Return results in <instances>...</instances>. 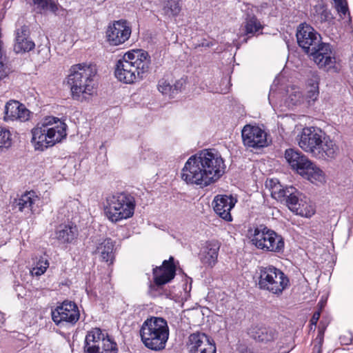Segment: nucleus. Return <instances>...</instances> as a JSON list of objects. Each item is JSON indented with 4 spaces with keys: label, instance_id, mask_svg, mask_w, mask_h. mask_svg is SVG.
Returning a JSON list of instances; mask_svg holds the SVG:
<instances>
[{
    "label": "nucleus",
    "instance_id": "1",
    "mask_svg": "<svg viewBox=\"0 0 353 353\" xmlns=\"http://www.w3.org/2000/svg\"><path fill=\"white\" fill-rule=\"evenodd\" d=\"M226 166L221 156L214 150H203L192 155L181 170V178L188 185L208 187L219 180Z\"/></svg>",
    "mask_w": 353,
    "mask_h": 353
},
{
    "label": "nucleus",
    "instance_id": "2",
    "mask_svg": "<svg viewBox=\"0 0 353 353\" xmlns=\"http://www.w3.org/2000/svg\"><path fill=\"white\" fill-rule=\"evenodd\" d=\"M150 63L148 53L141 49L125 52L115 65L114 75L118 81L132 84L143 79Z\"/></svg>",
    "mask_w": 353,
    "mask_h": 353
},
{
    "label": "nucleus",
    "instance_id": "3",
    "mask_svg": "<svg viewBox=\"0 0 353 353\" xmlns=\"http://www.w3.org/2000/svg\"><path fill=\"white\" fill-rule=\"evenodd\" d=\"M31 134L34 149L43 151L66 138L67 125L58 117H46L32 129Z\"/></svg>",
    "mask_w": 353,
    "mask_h": 353
},
{
    "label": "nucleus",
    "instance_id": "4",
    "mask_svg": "<svg viewBox=\"0 0 353 353\" xmlns=\"http://www.w3.org/2000/svg\"><path fill=\"white\" fill-rule=\"evenodd\" d=\"M97 74L94 65L85 63L71 66L67 77L73 99L83 102L90 99L96 92L94 78Z\"/></svg>",
    "mask_w": 353,
    "mask_h": 353
},
{
    "label": "nucleus",
    "instance_id": "5",
    "mask_svg": "<svg viewBox=\"0 0 353 353\" xmlns=\"http://www.w3.org/2000/svg\"><path fill=\"white\" fill-rule=\"evenodd\" d=\"M168 322L162 317L151 316L145 319L139 330L143 344L148 349L160 351L165 349L169 339Z\"/></svg>",
    "mask_w": 353,
    "mask_h": 353
},
{
    "label": "nucleus",
    "instance_id": "6",
    "mask_svg": "<svg viewBox=\"0 0 353 353\" xmlns=\"http://www.w3.org/2000/svg\"><path fill=\"white\" fill-rule=\"evenodd\" d=\"M134 208V197L125 192H117L108 195L104 203L105 214L112 223L132 217Z\"/></svg>",
    "mask_w": 353,
    "mask_h": 353
},
{
    "label": "nucleus",
    "instance_id": "7",
    "mask_svg": "<svg viewBox=\"0 0 353 353\" xmlns=\"http://www.w3.org/2000/svg\"><path fill=\"white\" fill-rule=\"evenodd\" d=\"M259 274V288L276 296H281L290 285L288 276L273 265L261 267Z\"/></svg>",
    "mask_w": 353,
    "mask_h": 353
},
{
    "label": "nucleus",
    "instance_id": "8",
    "mask_svg": "<svg viewBox=\"0 0 353 353\" xmlns=\"http://www.w3.org/2000/svg\"><path fill=\"white\" fill-rule=\"evenodd\" d=\"M250 239L257 249L267 252L282 253L285 248L283 236L266 226L256 228Z\"/></svg>",
    "mask_w": 353,
    "mask_h": 353
},
{
    "label": "nucleus",
    "instance_id": "9",
    "mask_svg": "<svg viewBox=\"0 0 353 353\" xmlns=\"http://www.w3.org/2000/svg\"><path fill=\"white\" fill-rule=\"evenodd\" d=\"M319 82L318 75L312 73L311 78L308 79L306 83V94H303L301 89L297 86L292 85L288 87L286 90V105L291 108L302 105H311L319 97Z\"/></svg>",
    "mask_w": 353,
    "mask_h": 353
},
{
    "label": "nucleus",
    "instance_id": "10",
    "mask_svg": "<svg viewBox=\"0 0 353 353\" xmlns=\"http://www.w3.org/2000/svg\"><path fill=\"white\" fill-rule=\"evenodd\" d=\"M85 353H118L117 343L99 327L91 329L85 339Z\"/></svg>",
    "mask_w": 353,
    "mask_h": 353
},
{
    "label": "nucleus",
    "instance_id": "11",
    "mask_svg": "<svg viewBox=\"0 0 353 353\" xmlns=\"http://www.w3.org/2000/svg\"><path fill=\"white\" fill-rule=\"evenodd\" d=\"M52 319L57 325H74L79 319L80 313L75 303L64 301L52 310Z\"/></svg>",
    "mask_w": 353,
    "mask_h": 353
},
{
    "label": "nucleus",
    "instance_id": "12",
    "mask_svg": "<svg viewBox=\"0 0 353 353\" xmlns=\"http://www.w3.org/2000/svg\"><path fill=\"white\" fill-rule=\"evenodd\" d=\"M323 135L324 133L319 128L306 127L297 135L296 141L303 151L314 157Z\"/></svg>",
    "mask_w": 353,
    "mask_h": 353
},
{
    "label": "nucleus",
    "instance_id": "13",
    "mask_svg": "<svg viewBox=\"0 0 353 353\" xmlns=\"http://www.w3.org/2000/svg\"><path fill=\"white\" fill-rule=\"evenodd\" d=\"M154 283L149 285L150 292L169 283L172 280L176 274V268L174 265V259L170 256L168 260L163 261L162 265L153 268Z\"/></svg>",
    "mask_w": 353,
    "mask_h": 353
},
{
    "label": "nucleus",
    "instance_id": "14",
    "mask_svg": "<svg viewBox=\"0 0 353 353\" xmlns=\"http://www.w3.org/2000/svg\"><path fill=\"white\" fill-rule=\"evenodd\" d=\"M132 34L130 23L123 19L115 21L106 31L107 40L110 45L119 46L129 39Z\"/></svg>",
    "mask_w": 353,
    "mask_h": 353
},
{
    "label": "nucleus",
    "instance_id": "15",
    "mask_svg": "<svg viewBox=\"0 0 353 353\" xmlns=\"http://www.w3.org/2000/svg\"><path fill=\"white\" fill-rule=\"evenodd\" d=\"M296 39L299 46L308 54L314 50L321 42V35L310 25L301 23L296 31Z\"/></svg>",
    "mask_w": 353,
    "mask_h": 353
},
{
    "label": "nucleus",
    "instance_id": "16",
    "mask_svg": "<svg viewBox=\"0 0 353 353\" xmlns=\"http://www.w3.org/2000/svg\"><path fill=\"white\" fill-rule=\"evenodd\" d=\"M308 54L321 68L330 70L335 67L336 58L328 43L320 42Z\"/></svg>",
    "mask_w": 353,
    "mask_h": 353
},
{
    "label": "nucleus",
    "instance_id": "17",
    "mask_svg": "<svg viewBox=\"0 0 353 353\" xmlns=\"http://www.w3.org/2000/svg\"><path fill=\"white\" fill-rule=\"evenodd\" d=\"M241 135L243 144L246 147L259 148L267 145V134L258 126L245 125Z\"/></svg>",
    "mask_w": 353,
    "mask_h": 353
},
{
    "label": "nucleus",
    "instance_id": "18",
    "mask_svg": "<svg viewBox=\"0 0 353 353\" xmlns=\"http://www.w3.org/2000/svg\"><path fill=\"white\" fill-rule=\"evenodd\" d=\"M41 200L34 191H28L14 199L13 206L25 214H34L40 212Z\"/></svg>",
    "mask_w": 353,
    "mask_h": 353
},
{
    "label": "nucleus",
    "instance_id": "19",
    "mask_svg": "<svg viewBox=\"0 0 353 353\" xmlns=\"http://www.w3.org/2000/svg\"><path fill=\"white\" fill-rule=\"evenodd\" d=\"M30 111L26 106L16 100H10L4 107L3 120L5 121H26L30 118Z\"/></svg>",
    "mask_w": 353,
    "mask_h": 353
},
{
    "label": "nucleus",
    "instance_id": "20",
    "mask_svg": "<svg viewBox=\"0 0 353 353\" xmlns=\"http://www.w3.org/2000/svg\"><path fill=\"white\" fill-rule=\"evenodd\" d=\"M321 142L313 157L321 160L330 161L338 156L339 148L334 140L324 134Z\"/></svg>",
    "mask_w": 353,
    "mask_h": 353
},
{
    "label": "nucleus",
    "instance_id": "21",
    "mask_svg": "<svg viewBox=\"0 0 353 353\" xmlns=\"http://www.w3.org/2000/svg\"><path fill=\"white\" fill-rule=\"evenodd\" d=\"M236 200L232 196L217 195L214 197L212 205L214 212L223 219L227 221H232L230 214Z\"/></svg>",
    "mask_w": 353,
    "mask_h": 353
},
{
    "label": "nucleus",
    "instance_id": "22",
    "mask_svg": "<svg viewBox=\"0 0 353 353\" xmlns=\"http://www.w3.org/2000/svg\"><path fill=\"white\" fill-rule=\"evenodd\" d=\"M219 249L220 243L218 241H207L200 251L201 262L208 268H213L217 262Z\"/></svg>",
    "mask_w": 353,
    "mask_h": 353
},
{
    "label": "nucleus",
    "instance_id": "23",
    "mask_svg": "<svg viewBox=\"0 0 353 353\" xmlns=\"http://www.w3.org/2000/svg\"><path fill=\"white\" fill-rule=\"evenodd\" d=\"M214 345L212 341L204 333L196 332L190 335L187 347L189 353H199L203 351L210 352L211 346Z\"/></svg>",
    "mask_w": 353,
    "mask_h": 353
},
{
    "label": "nucleus",
    "instance_id": "24",
    "mask_svg": "<svg viewBox=\"0 0 353 353\" xmlns=\"http://www.w3.org/2000/svg\"><path fill=\"white\" fill-rule=\"evenodd\" d=\"M285 158L292 168L296 170L299 174L310 165V160L305 155L292 148L285 150Z\"/></svg>",
    "mask_w": 353,
    "mask_h": 353
},
{
    "label": "nucleus",
    "instance_id": "25",
    "mask_svg": "<svg viewBox=\"0 0 353 353\" xmlns=\"http://www.w3.org/2000/svg\"><path fill=\"white\" fill-rule=\"evenodd\" d=\"M14 50L16 53L29 52L34 48V43L30 39L29 30L26 26L17 29Z\"/></svg>",
    "mask_w": 353,
    "mask_h": 353
},
{
    "label": "nucleus",
    "instance_id": "26",
    "mask_svg": "<svg viewBox=\"0 0 353 353\" xmlns=\"http://www.w3.org/2000/svg\"><path fill=\"white\" fill-rule=\"evenodd\" d=\"M248 334L254 340L265 343L278 338V332L274 329L259 325H252L248 330Z\"/></svg>",
    "mask_w": 353,
    "mask_h": 353
},
{
    "label": "nucleus",
    "instance_id": "27",
    "mask_svg": "<svg viewBox=\"0 0 353 353\" xmlns=\"http://www.w3.org/2000/svg\"><path fill=\"white\" fill-rule=\"evenodd\" d=\"M77 236V228L72 223L61 224L56 230V238L61 243H73Z\"/></svg>",
    "mask_w": 353,
    "mask_h": 353
},
{
    "label": "nucleus",
    "instance_id": "28",
    "mask_svg": "<svg viewBox=\"0 0 353 353\" xmlns=\"http://www.w3.org/2000/svg\"><path fill=\"white\" fill-rule=\"evenodd\" d=\"M312 20L316 24L330 23L333 16L331 12L327 9V6L322 1L318 2L311 10Z\"/></svg>",
    "mask_w": 353,
    "mask_h": 353
},
{
    "label": "nucleus",
    "instance_id": "29",
    "mask_svg": "<svg viewBox=\"0 0 353 353\" xmlns=\"http://www.w3.org/2000/svg\"><path fill=\"white\" fill-rule=\"evenodd\" d=\"M310 165L306 166L303 172L300 174L313 183H323L325 181V174L316 165L310 161Z\"/></svg>",
    "mask_w": 353,
    "mask_h": 353
},
{
    "label": "nucleus",
    "instance_id": "30",
    "mask_svg": "<svg viewBox=\"0 0 353 353\" xmlns=\"http://www.w3.org/2000/svg\"><path fill=\"white\" fill-rule=\"evenodd\" d=\"M114 242L110 239H106L97 248L103 261L112 263L114 260Z\"/></svg>",
    "mask_w": 353,
    "mask_h": 353
},
{
    "label": "nucleus",
    "instance_id": "31",
    "mask_svg": "<svg viewBox=\"0 0 353 353\" xmlns=\"http://www.w3.org/2000/svg\"><path fill=\"white\" fill-rule=\"evenodd\" d=\"M263 26L254 16H248L245 21V34L249 37L262 33Z\"/></svg>",
    "mask_w": 353,
    "mask_h": 353
},
{
    "label": "nucleus",
    "instance_id": "32",
    "mask_svg": "<svg viewBox=\"0 0 353 353\" xmlns=\"http://www.w3.org/2000/svg\"><path fill=\"white\" fill-rule=\"evenodd\" d=\"M294 212L303 217L310 218L315 214L316 208L314 203L307 197L303 196Z\"/></svg>",
    "mask_w": 353,
    "mask_h": 353
},
{
    "label": "nucleus",
    "instance_id": "33",
    "mask_svg": "<svg viewBox=\"0 0 353 353\" xmlns=\"http://www.w3.org/2000/svg\"><path fill=\"white\" fill-rule=\"evenodd\" d=\"M290 192L284 200L288 208L294 212L295 210H297L296 207L303 196L294 187L290 189Z\"/></svg>",
    "mask_w": 353,
    "mask_h": 353
},
{
    "label": "nucleus",
    "instance_id": "34",
    "mask_svg": "<svg viewBox=\"0 0 353 353\" xmlns=\"http://www.w3.org/2000/svg\"><path fill=\"white\" fill-rule=\"evenodd\" d=\"M181 12V6L177 0H168L165 3L163 12L168 17L177 16Z\"/></svg>",
    "mask_w": 353,
    "mask_h": 353
},
{
    "label": "nucleus",
    "instance_id": "35",
    "mask_svg": "<svg viewBox=\"0 0 353 353\" xmlns=\"http://www.w3.org/2000/svg\"><path fill=\"white\" fill-rule=\"evenodd\" d=\"M12 141L10 131L6 128L0 126V153L12 145Z\"/></svg>",
    "mask_w": 353,
    "mask_h": 353
},
{
    "label": "nucleus",
    "instance_id": "36",
    "mask_svg": "<svg viewBox=\"0 0 353 353\" xmlns=\"http://www.w3.org/2000/svg\"><path fill=\"white\" fill-rule=\"evenodd\" d=\"M334 7L342 19H349L350 12L346 0H332Z\"/></svg>",
    "mask_w": 353,
    "mask_h": 353
},
{
    "label": "nucleus",
    "instance_id": "37",
    "mask_svg": "<svg viewBox=\"0 0 353 353\" xmlns=\"http://www.w3.org/2000/svg\"><path fill=\"white\" fill-rule=\"evenodd\" d=\"M292 188V186H290L283 188L279 183L274 185V187L272 188V195L274 199L282 201L286 198L288 194L290 193V189Z\"/></svg>",
    "mask_w": 353,
    "mask_h": 353
},
{
    "label": "nucleus",
    "instance_id": "38",
    "mask_svg": "<svg viewBox=\"0 0 353 353\" xmlns=\"http://www.w3.org/2000/svg\"><path fill=\"white\" fill-rule=\"evenodd\" d=\"M173 86L169 81L163 78L158 83V90L163 95L173 97Z\"/></svg>",
    "mask_w": 353,
    "mask_h": 353
},
{
    "label": "nucleus",
    "instance_id": "39",
    "mask_svg": "<svg viewBox=\"0 0 353 353\" xmlns=\"http://www.w3.org/2000/svg\"><path fill=\"white\" fill-rule=\"evenodd\" d=\"M48 266H49V263H48V260L46 259H41L37 263L35 267H34L30 270V272L32 276H41V274H44V272L46 271Z\"/></svg>",
    "mask_w": 353,
    "mask_h": 353
},
{
    "label": "nucleus",
    "instance_id": "40",
    "mask_svg": "<svg viewBox=\"0 0 353 353\" xmlns=\"http://www.w3.org/2000/svg\"><path fill=\"white\" fill-rule=\"evenodd\" d=\"M323 335L324 331L323 330H319V334L314 341L315 344L314 345V352H321V347L323 343Z\"/></svg>",
    "mask_w": 353,
    "mask_h": 353
},
{
    "label": "nucleus",
    "instance_id": "41",
    "mask_svg": "<svg viewBox=\"0 0 353 353\" xmlns=\"http://www.w3.org/2000/svg\"><path fill=\"white\" fill-rule=\"evenodd\" d=\"M184 84H185V80L183 78H181L180 79L176 81L174 84L172 85L173 96L183 88Z\"/></svg>",
    "mask_w": 353,
    "mask_h": 353
},
{
    "label": "nucleus",
    "instance_id": "42",
    "mask_svg": "<svg viewBox=\"0 0 353 353\" xmlns=\"http://www.w3.org/2000/svg\"><path fill=\"white\" fill-rule=\"evenodd\" d=\"M321 316V311L319 310L314 313L312 319H310L311 325H316Z\"/></svg>",
    "mask_w": 353,
    "mask_h": 353
},
{
    "label": "nucleus",
    "instance_id": "43",
    "mask_svg": "<svg viewBox=\"0 0 353 353\" xmlns=\"http://www.w3.org/2000/svg\"><path fill=\"white\" fill-rule=\"evenodd\" d=\"M275 97H276V93H275L273 88L272 87L270 89L269 97H268L269 101L272 104V105H273V101Z\"/></svg>",
    "mask_w": 353,
    "mask_h": 353
},
{
    "label": "nucleus",
    "instance_id": "44",
    "mask_svg": "<svg viewBox=\"0 0 353 353\" xmlns=\"http://www.w3.org/2000/svg\"><path fill=\"white\" fill-rule=\"evenodd\" d=\"M211 350L210 352H208V351H203V352H201L199 353H216V346H215V344L213 345L212 346H211Z\"/></svg>",
    "mask_w": 353,
    "mask_h": 353
},
{
    "label": "nucleus",
    "instance_id": "45",
    "mask_svg": "<svg viewBox=\"0 0 353 353\" xmlns=\"http://www.w3.org/2000/svg\"><path fill=\"white\" fill-rule=\"evenodd\" d=\"M350 68H351V69H352V70L353 72V56H352V57L350 59Z\"/></svg>",
    "mask_w": 353,
    "mask_h": 353
}]
</instances>
